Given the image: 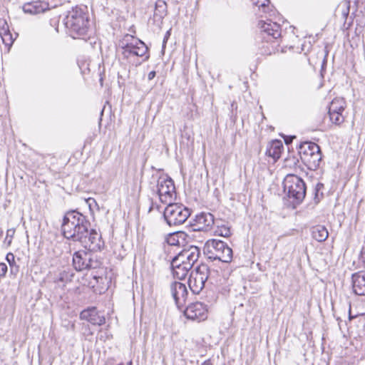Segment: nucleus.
<instances>
[{"instance_id": "20e7f679", "label": "nucleus", "mask_w": 365, "mask_h": 365, "mask_svg": "<svg viewBox=\"0 0 365 365\" xmlns=\"http://www.w3.org/2000/svg\"><path fill=\"white\" fill-rule=\"evenodd\" d=\"M215 270H211L206 264H200L192 271L188 284L190 290L195 294H200L203 288L207 289L209 284H213L212 280Z\"/></svg>"}, {"instance_id": "c85d7f7f", "label": "nucleus", "mask_w": 365, "mask_h": 365, "mask_svg": "<svg viewBox=\"0 0 365 365\" xmlns=\"http://www.w3.org/2000/svg\"><path fill=\"white\" fill-rule=\"evenodd\" d=\"M0 36L3 43L9 48L10 46L13 44V38L10 31H9L4 34H0Z\"/></svg>"}, {"instance_id": "de8ad7c7", "label": "nucleus", "mask_w": 365, "mask_h": 365, "mask_svg": "<svg viewBox=\"0 0 365 365\" xmlns=\"http://www.w3.org/2000/svg\"><path fill=\"white\" fill-rule=\"evenodd\" d=\"M118 365H124L123 363H120Z\"/></svg>"}, {"instance_id": "a878e982", "label": "nucleus", "mask_w": 365, "mask_h": 365, "mask_svg": "<svg viewBox=\"0 0 365 365\" xmlns=\"http://www.w3.org/2000/svg\"><path fill=\"white\" fill-rule=\"evenodd\" d=\"M345 101L341 98H334L329 107V112H341L344 110Z\"/></svg>"}, {"instance_id": "ddd939ff", "label": "nucleus", "mask_w": 365, "mask_h": 365, "mask_svg": "<svg viewBox=\"0 0 365 365\" xmlns=\"http://www.w3.org/2000/svg\"><path fill=\"white\" fill-rule=\"evenodd\" d=\"M170 292L178 309H181L185 304L188 292L185 284L180 282H173L170 284Z\"/></svg>"}, {"instance_id": "37998d69", "label": "nucleus", "mask_w": 365, "mask_h": 365, "mask_svg": "<svg viewBox=\"0 0 365 365\" xmlns=\"http://www.w3.org/2000/svg\"><path fill=\"white\" fill-rule=\"evenodd\" d=\"M3 235H4V230L1 228H0V239L2 237Z\"/></svg>"}, {"instance_id": "f704fd0d", "label": "nucleus", "mask_w": 365, "mask_h": 365, "mask_svg": "<svg viewBox=\"0 0 365 365\" xmlns=\"http://www.w3.org/2000/svg\"><path fill=\"white\" fill-rule=\"evenodd\" d=\"M206 298V301L210 304L213 303L216 300V296L213 292H212L210 295H207Z\"/></svg>"}, {"instance_id": "a18cd8bd", "label": "nucleus", "mask_w": 365, "mask_h": 365, "mask_svg": "<svg viewBox=\"0 0 365 365\" xmlns=\"http://www.w3.org/2000/svg\"><path fill=\"white\" fill-rule=\"evenodd\" d=\"M153 209V205L150 207L149 209V212H150V210Z\"/></svg>"}, {"instance_id": "f03ea898", "label": "nucleus", "mask_w": 365, "mask_h": 365, "mask_svg": "<svg viewBox=\"0 0 365 365\" xmlns=\"http://www.w3.org/2000/svg\"><path fill=\"white\" fill-rule=\"evenodd\" d=\"M86 7H76L68 12L63 21L68 34L73 38H82L86 41L90 31L89 16Z\"/></svg>"}, {"instance_id": "a19ab883", "label": "nucleus", "mask_w": 365, "mask_h": 365, "mask_svg": "<svg viewBox=\"0 0 365 365\" xmlns=\"http://www.w3.org/2000/svg\"><path fill=\"white\" fill-rule=\"evenodd\" d=\"M202 365H212L210 360L205 361Z\"/></svg>"}, {"instance_id": "412c9836", "label": "nucleus", "mask_w": 365, "mask_h": 365, "mask_svg": "<svg viewBox=\"0 0 365 365\" xmlns=\"http://www.w3.org/2000/svg\"><path fill=\"white\" fill-rule=\"evenodd\" d=\"M283 149L282 142L280 140H274L269 143L266 154L277 160L280 158Z\"/></svg>"}, {"instance_id": "b1692460", "label": "nucleus", "mask_w": 365, "mask_h": 365, "mask_svg": "<svg viewBox=\"0 0 365 365\" xmlns=\"http://www.w3.org/2000/svg\"><path fill=\"white\" fill-rule=\"evenodd\" d=\"M167 14V4L163 0H157L155 2L154 17L158 20L163 19Z\"/></svg>"}, {"instance_id": "39448f33", "label": "nucleus", "mask_w": 365, "mask_h": 365, "mask_svg": "<svg viewBox=\"0 0 365 365\" xmlns=\"http://www.w3.org/2000/svg\"><path fill=\"white\" fill-rule=\"evenodd\" d=\"M152 179L157 184L150 188L153 192L158 194L160 202L164 204L172 202L175 196V187L173 180L168 175H158V173L153 174Z\"/></svg>"}, {"instance_id": "7c9ffc66", "label": "nucleus", "mask_w": 365, "mask_h": 365, "mask_svg": "<svg viewBox=\"0 0 365 365\" xmlns=\"http://www.w3.org/2000/svg\"><path fill=\"white\" fill-rule=\"evenodd\" d=\"M14 233H15V229L11 228V229L7 230L6 236V238L4 240V242L7 244V246L11 245Z\"/></svg>"}, {"instance_id": "cd10ccee", "label": "nucleus", "mask_w": 365, "mask_h": 365, "mask_svg": "<svg viewBox=\"0 0 365 365\" xmlns=\"http://www.w3.org/2000/svg\"><path fill=\"white\" fill-rule=\"evenodd\" d=\"M324 188V185L321 182H318L314 187V199L316 203H318L320 201L321 197L323 196V193L319 192Z\"/></svg>"}, {"instance_id": "9b49d317", "label": "nucleus", "mask_w": 365, "mask_h": 365, "mask_svg": "<svg viewBox=\"0 0 365 365\" xmlns=\"http://www.w3.org/2000/svg\"><path fill=\"white\" fill-rule=\"evenodd\" d=\"M258 27L261 31V38L267 42L277 39L281 36L280 25L271 20L259 21Z\"/></svg>"}, {"instance_id": "1a4fd4ad", "label": "nucleus", "mask_w": 365, "mask_h": 365, "mask_svg": "<svg viewBox=\"0 0 365 365\" xmlns=\"http://www.w3.org/2000/svg\"><path fill=\"white\" fill-rule=\"evenodd\" d=\"M86 252L80 250L75 252L73 255V265L76 271L81 272L86 269H96L99 262L93 259L92 251Z\"/></svg>"}, {"instance_id": "ea45409f", "label": "nucleus", "mask_w": 365, "mask_h": 365, "mask_svg": "<svg viewBox=\"0 0 365 365\" xmlns=\"http://www.w3.org/2000/svg\"><path fill=\"white\" fill-rule=\"evenodd\" d=\"M269 0H264L260 4H259V6L264 7L265 6V2H269Z\"/></svg>"}, {"instance_id": "72a5a7b5", "label": "nucleus", "mask_w": 365, "mask_h": 365, "mask_svg": "<svg viewBox=\"0 0 365 365\" xmlns=\"http://www.w3.org/2000/svg\"><path fill=\"white\" fill-rule=\"evenodd\" d=\"M8 267L7 265L4 263H0V277H4L7 272Z\"/></svg>"}, {"instance_id": "f3484780", "label": "nucleus", "mask_w": 365, "mask_h": 365, "mask_svg": "<svg viewBox=\"0 0 365 365\" xmlns=\"http://www.w3.org/2000/svg\"><path fill=\"white\" fill-rule=\"evenodd\" d=\"M352 289L354 294L365 296V272L354 273L351 276Z\"/></svg>"}, {"instance_id": "9d476101", "label": "nucleus", "mask_w": 365, "mask_h": 365, "mask_svg": "<svg viewBox=\"0 0 365 365\" xmlns=\"http://www.w3.org/2000/svg\"><path fill=\"white\" fill-rule=\"evenodd\" d=\"M122 50L123 57L127 59L138 56L143 58V61H145L149 58L148 46L139 39H135L132 42L126 43L122 46Z\"/></svg>"}, {"instance_id": "4c0bfd02", "label": "nucleus", "mask_w": 365, "mask_h": 365, "mask_svg": "<svg viewBox=\"0 0 365 365\" xmlns=\"http://www.w3.org/2000/svg\"><path fill=\"white\" fill-rule=\"evenodd\" d=\"M169 36H170V31H167L165 35V37H164V39H163V43H165L168 38H169Z\"/></svg>"}, {"instance_id": "49530a36", "label": "nucleus", "mask_w": 365, "mask_h": 365, "mask_svg": "<svg viewBox=\"0 0 365 365\" xmlns=\"http://www.w3.org/2000/svg\"><path fill=\"white\" fill-rule=\"evenodd\" d=\"M256 5H258L259 4V1H257L256 3H255Z\"/></svg>"}, {"instance_id": "c756f323", "label": "nucleus", "mask_w": 365, "mask_h": 365, "mask_svg": "<svg viewBox=\"0 0 365 365\" xmlns=\"http://www.w3.org/2000/svg\"><path fill=\"white\" fill-rule=\"evenodd\" d=\"M173 260L175 261V263H178V264H180V263L184 264L188 263V258L185 257V255L183 253L182 250L176 256H175L173 258Z\"/></svg>"}, {"instance_id": "a211bd4d", "label": "nucleus", "mask_w": 365, "mask_h": 365, "mask_svg": "<svg viewBox=\"0 0 365 365\" xmlns=\"http://www.w3.org/2000/svg\"><path fill=\"white\" fill-rule=\"evenodd\" d=\"M187 235L185 232L178 231L170 233L166 237L167 243L170 246H184Z\"/></svg>"}, {"instance_id": "6e6552de", "label": "nucleus", "mask_w": 365, "mask_h": 365, "mask_svg": "<svg viewBox=\"0 0 365 365\" xmlns=\"http://www.w3.org/2000/svg\"><path fill=\"white\" fill-rule=\"evenodd\" d=\"M163 217L169 226H176L184 223L190 215V210L182 204L170 202L167 204Z\"/></svg>"}, {"instance_id": "423d86ee", "label": "nucleus", "mask_w": 365, "mask_h": 365, "mask_svg": "<svg viewBox=\"0 0 365 365\" xmlns=\"http://www.w3.org/2000/svg\"><path fill=\"white\" fill-rule=\"evenodd\" d=\"M204 253L211 260L230 262L232 259V250L225 242L215 239L207 241Z\"/></svg>"}, {"instance_id": "393cba45", "label": "nucleus", "mask_w": 365, "mask_h": 365, "mask_svg": "<svg viewBox=\"0 0 365 365\" xmlns=\"http://www.w3.org/2000/svg\"><path fill=\"white\" fill-rule=\"evenodd\" d=\"M215 225H216V228L215 230V235L224 237L230 236V227L228 226L227 223H225L221 220H215Z\"/></svg>"}, {"instance_id": "2f4dec72", "label": "nucleus", "mask_w": 365, "mask_h": 365, "mask_svg": "<svg viewBox=\"0 0 365 365\" xmlns=\"http://www.w3.org/2000/svg\"><path fill=\"white\" fill-rule=\"evenodd\" d=\"M6 259L8 262L10 268H11V272H14V267L16 264L15 262V256L13 253L9 252L6 256Z\"/></svg>"}, {"instance_id": "7ed1b4c3", "label": "nucleus", "mask_w": 365, "mask_h": 365, "mask_svg": "<svg viewBox=\"0 0 365 365\" xmlns=\"http://www.w3.org/2000/svg\"><path fill=\"white\" fill-rule=\"evenodd\" d=\"M284 192H287L291 202L295 206L301 204L306 195V184L296 175H287L283 181Z\"/></svg>"}, {"instance_id": "e433bc0d", "label": "nucleus", "mask_w": 365, "mask_h": 365, "mask_svg": "<svg viewBox=\"0 0 365 365\" xmlns=\"http://www.w3.org/2000/svg\"><path fill=\"white\" fill-rule=\"evenodd\" d=\"M155 71H150L148 75V80H152L153 78H155Z\"/></svg>"}, {"instance_id": "6ab92c4d", "label": "nucleus", "mask_w": 365, "mask_h": 365, "mask_svg": "<svg viewBox=\"0 0 365 365\" xmlns=\"http://www.w3.org/2000/svg\"><path fill=\"white\" fill-rule=\"evenodd\" d=\"M73 277V273L70 268H63L59 271L58 274L54 278L53 282L58 287L63 288L66 284L71 282Z\"/></svg>"}, {"instance_id": "2eb2a0df", "label": "nucleus", "mask_w": 365, "mask_h": 365, "mask_svg": "<svg viewBox=\"0 0 365 365\" xmlns=\"http://www.w3.org/2000/svg\"><path fill=\"white\" fill-rule=\"evenodd\" d=\"M80 319L86 320L93 325L101 326L106 322L104 316L99 314L96 307H89L83 310L80 314Z\"/></svg>"}, {"instance_id": "4be33fe9", "label": "nucleus", "mask_w": 365, "mask_h": 365, "mask_svg": "<svg viewBox=\"0 0 365 365\" xmlns=\"http://www.w3.org/2000/svg\"><path fill=\"white\" fill-rule=\"evenodd\" d=\"M312 236L317 242H324L329 236V232L325 226L318 225L312 228Z\"/></svg>"}, {"instance_id": "473e14b6", "label": "nucleus", "mask_w": 365, "mask_h": 365, "mask_svg": "<svg viewBox=\"0 0 365 365\" xmlns=\"http://www.w3.org/2000/svg\"><path fill=\"white\" fill-rule=\"evenodd\" d=\"M9 26L4 19H0V34L9 31Z\"/></svg>"}, {"instance_id": "aec40b11", "label": "nucleus", "mask_w": 365, "mask_h": 365, "mask_svg": "<svg viewBox=\"0 0 365 365\" xmlns=\"http://www.w3.org/2000/svg\"><path fill=\"white\" fill-rule=\"evenodd\" d=\"M171 268L173 277L178 279H182L185 278L192 267L186 263L178 264V263H175V261L172 259Z\"/></svg>"}, {"instance_id": "4468645a", "label": "nucleus", "mask_w": 365, "mask_h": 365, "mask_svg": "<svg viewBox=\"0 0 365 365\" xmlns=\"http://www.w3.org/2000/svg\"><path fill=\"white\" fill-rule=\"evenodd\" d=\"M194 221L193 230L203 232L210 230L215 222L214 216L210 212H201L197 215Z\"/></svg>"}, {"instance_id": "c03bdc74", "label": "nucleus", "mask_w": 365, "mask_h": 365, "mask_svg": "<svg viewBox=\"0 0 365 365\" xmlns=\"http://www.w3.org/2000/svg\"><path fill=\"white\" fill-rule=\"evenodd\" d=\"M127 365H133L132 361H130L127 363Z\"/></svg>"}, {"instance_id": "79ce46f5", "label": "nucleus", "mask_w": 365, "mask_h": 365, "mask_svg": "<svg viewBox=\"0 0 365 365\" xmlns=\"http://www.w3.org/2000/svg\"><path fill=\"white\" fill-rule=\"evenodd\" d=\"M18 271V267L15 264L14 267V272L12 273L17 272Z\"/></svg>"}, {"instance_id": "f8f14e48", "label": "nucleus", "mask_w": 365, "mask_h": 365, "mask_svg": "<svg viewBox=\"0 0 365 365\" xmlns=\"http://www.w3.org/2000/svg\"><path fill=\"white\" fill-rule=\"evenodd\" d=\"M184 315L192 321H204L207 317V305L200 302L191 303L184 310Z\"/></svg>"}, {"instance_id": "bb28decb", "label": "nucleus", "mask_w": 365, "mask_h": 365, "mask_svg": "<svg viewBox=\"0 0 365 365\" xmlns=\"http://www.w3.org/2000/svg\"><path fill=\"white\" fill-rule=\"evenodd\" d=\"M330 120L335 125H340L344 120V117L341 112H329L328 111Z\"/></svg>"}, {"instance_id": "f257e3e1", "label": "nucleus", "mask_w": 365, "mask_h": 365, "mask_svg": "<svg viewBox=\"0 0 365 365\" xmlns=\"http://www.w3.org/2000/svg\"><path fill=\"white\" fill-rule=\"evenodd\" d=\"M90 227L91 222L85 215L77 210H70L63 217L61 232L65 238L79 242L88 250H101L104 246L101 235Z\"/></svg>"}, {"instance_id": "58836bf2", "label": "nucleus", "mask_w": 365, "mask_h": 365, "mask_svg": "<svg viewBox=\"0 0 365 365\" xmlns=\"http://www.w3.org/2000/svg\"><path fill=\"white\" fill-rule=\"evenodd\" d=\"M354 317H352L351 315V304L350 303L349 304V320H351L352 318H354Z\"/></svg>"}, {"instance_id": "0eeeda50", "label": "nucleus", "mask_w": 365, "mask_h": 365, "mask_svg": "<svg viewBox=\"0 0 365 365\" xmlns=\"http://www.w3.org/2000/svg\"><path fill=\"white\" fill-rule=\"evenodd\" d=\"M299 155L301 160L310 170L319 168L322 160V153L319 146L312 142H304L300 145Z\"/></svg>"}, {"instance_id": "5701e85b", "label": "nucleus", "mask_w": 365, "mask_h": 365, "mask_svg": "<svg viewBox=\"0 0 365 365\" xmlns=\"http://www.w3.org/2000/svg\"><path fill=\"white\" fill-rule=\"evenodd\" d=\"M182 252L185 255V257L189 259L187 264L192 267L199 258V248L196 246H190L188 248L182 250Z\"/></svg>"}, {"instance_id": "c9c22d12", "label": "nucleus", "mask_w": 365, "mask_h": 365, "mask_svg": "<svg viewBox=\"0 0 365 365\" xmlns=\"http://www.w3.org/2000/svg\"><path fill=\"white\" fill-rule=\"evenodd\" d=\"M359 261L363 264L365 268V249H362L359 255Z\"/></svg>"}, {"instance_id": "dca6fc26", "label": "nucleus", "mask_w": 365, "mask_h": 365, "mask_svg": "<svg viewBox=\"0 0 365 365\" xmlns=\"http://www.w3.org/2000/svg\"><path fill=\"white\" fill-rule=\"evenodd\" d=\"M22 9L24 12L26 14L36 15L43 13L49 8L48 3L43 1L37 0L24 4Z\"/></svg>"}]
</instances>
